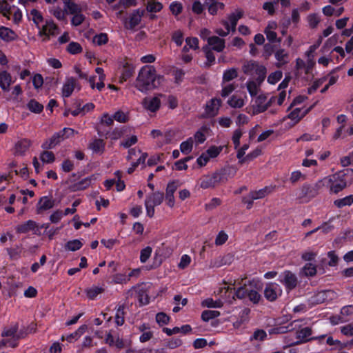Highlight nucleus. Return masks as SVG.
<instances>
[{"label": "nucleus", "mask_w": 353, "mask_h": 353, "mask_svg": "<svg viewBox=\"0 0 353 353\" xmlns=\"http://www.w3.org/2000/svg\"><path fill=\"white\" fill-rule=\"evenodd\" d=\"M281 294L282 290L279 285L276 283H268L264 289V296L270 301H275Z\"/></svg>", "instance_id": "nucleus-11"}, {"label": "nucleus", "mask_w": 353, "mask_h": 353, "mask_svg": "<svg viewBox=\"0 0 353 353\" xmlns=\"http://www.w3.org/2000/svg\"><path fill=\"white\" fill-rule=\"evenodd\" d=\"M309 108H295L288 115V118L292 121L291 126L299 123L310 110Z\"/></svg>", "instance_id": "nucleus-17"}, {"label": "nucleus", "mask_w": 353, "mask_h": 353, "mask_svg": "<svg viewBox=\"0 0 353 353\" xmlns=\"http://www.w3.org/2000/svg\"><path fill=\"white\" fill-rule=\"evenodd\" d=\"M220 312L216 310H205L202 312L201 319L204 321H208L210 319L218 317Z\"/></svg>", "instance_id": "nucleus-53"}, {"label": "nucleus", "mask_w": 353, "mask_h": 353, "mask_svg": "<svg viewBox=\"0 0 353 353\" xmlns=\"http://www.w3.org/2000/svg\"><path fill=\"white\" fill-rule=\"evenodd\" d=\"M353 203V195H348L345 197L338 199L334 201V205L338 208L345 206H350Z\"/></svg>", "instance_id": "nucleus-38"}, {"label": "nucleus", "mask_w": 353, "mask_h": 353, "mask_svg": "<svg viewBox=\"0 0 353 353\" xmlns=\"http://www.w3.org/2000/svg\"><path fill=\"white\" fill-rule=\"evenodd\" d=\"M346 186L345 174L343 172H338L325 176L317 181L315 183V188L317 190L328 188L330 192L333 194H338L345 189Z\"/></svg>", "instance_id": "nucleus-2"}, {"label": "nucleus", "mask_w": 353, "mask_h": 353, "mask_svg": "<svg viewBox=\"0 0 353 353\" xmlns=\"http://www.w3.org/2000/svg\"><path fill=\"white\" fill-rule=\"evenodd\" d=\"M152 249L151 247L148 246L141 251L140 261L141 263H145L148 259L150 257Z\"/></svg>", "instance_id": "nucleus-59"}, {"label": "nucleus", "mask_w": 353, "mask_h": 353, "mask_svg": "<svg viewBox=\"0 0 353 353\" xmlns=\"http://www.w3.org/2000/svg\"><path fill=\"white\" fill-rule=\"evenodd\" d=\"M103 292V289L98 286H92L85 290L86 295L90 299H94L97 295Z\"/></svg>", "instance_id": "nucleus-46"}, {"label": "nucleus", "mask_w": 353, "mask_h": 353, "mask_svg": "<svg viewBox=\"0 0 353 353\" xmlns=\"http://www.w3.org/2000/svg\"><path fill=\"white\" fill-rule=\"evenodd\" d=\"M221 105V101L219 99H212L205 106V114L208 117H214L217 114L219 108Z\"/></svg>", "instance_id": "nucleus-21"}, {"label": "nucleus", "mask_w": 353, "mask_h": 353, "mask_svg": "<svg viewBox=\"0 0 353 353\" xmlns=\"http://www.w3.org/2000/svg\"><path fill=\"white\" fill-rule=\"evenodd\" d=\"M279 281L285 286L288 291L294 289L298 284L297 276L294 273L289 270L283 272L279 275Z\"/></svg>", "instance_id": "nucleus-7"}, {"label": "nucleus", "mask_w": 353, "mask_h": 353, "mask_svg": "<svg viewBox=\"0 0 353 353\" xmlns=\"http://www.w3.org/2000/svg\"><path fill=\"white\" fill-rule=\"evenodd\" d=\"M17 34L11 29L1 26L0 27V37L6 41H10L17 38Z\"/></svg>", "instance_id": "nucleus-33"}, {"label": "nucleus", "mask_w": 353, "mask_h": 353, "mask_svg": "<svg viewBox=\"0 0 353 353\" xmlns=\"http://www.w3.org/2000/svg\"><path fill=\"white\" fill-rule=\"evenodd\" d=\"M38 30V34L42 37L43 41H48L50 37H54L59 32L57 25L51 19H46Z\"/></svg>", "instance_id": "nucleus-6"}, {"label": "nucleus", "mask_w": 353, "mask_h": 353, "mask_svg": "<svg viewBox=\"0 0 353 353\" xmlns=\"http://www.w3.org/2000/svg\"><path fill=\"white\" fill-rule=\"evenodd\" d=\"M63 141L61 132H55L49 139L46 140L43 144L44 149H52Z\"/></svg>", "instance_id": "nucleus-24"}, {"label": "nucleus", "mask_w": 353, "mask_h": 353, "mask_svg": "<svg viewBox=\"0 0 353 353\" xmlns=\"http://www.w3.org/2000/svg\"><path fill=\"white\" fill-rule=\"evenodd\" d=\"M277 23L274 21H269L266 28L264 30V33L266 35L267 39L272 43L281 42V39L277 37V34L275 30L277 29Z\"/></svg>", "instance_id": "nucleus-16"}, {"label": "nucleus", "mask_w": 353, "mask_h": 353, "mask_svg": "<svg viewBox=\"0 0 353 353\" xmlns=\"http://www.w3.org/2000/svg\"><path fill=\"white\" fill-rule=\"evenodd\" d=\"M205 4L208 6V12L212 15H215L219 10H223L225 5L222 2L216 0H205Z\"/></svg>", "instance_id": "nucleus-26"}, {"label": "nucleus", "mask_w": 353, "mask_h": 353, "mask_svg": "<svg viewBox=\"0 0 353 353\" xmlns=\"http://www.w3.org/2000/svg\"><path fill=\"white\" fill-rule=\"evenodd\" d=\"M31 145V141L29 139H23L15 144V153L19 155H23Z\"/></svg>", "instance_id": "nucleus-29"}, {"label": "nucleus", "mask_w": 353, "mask_h": 353, "mask_svg": "<svg viewBox=\"0 0 353 353\" xmlns=\"http://www.w3.org/2000/svg\"><path fill=\"white\" fill-rule=\"evenodd\" d=\"M283 77V73L280 70H276L274 72H272L268 77V82L270 84L274 85L276 84L279 81L281 80V79Z\"/></svg>", "instance_id": "nucleus-54"}, {"label": "nucleus", "mask_w": 353, "mask_h": 353, "mask_svg": "<svg viewBox=\"0 0 353 353\" xmlns=\"http://www.w3.org/2000/svg\"><path fill=\"white\" fill-rule=\"evenodd\" d=\"M274 57L276 60V66L281 68L289 62V53L284 49L279 48L274 52Z\"/></svg>", "instance_id": "nucleus-22"}, {"label": "nucleus", "mask_w": 353, "mask_h": 353, "mask_svg": "<svg viewBox=\"0 0 353 353\" xmlns=\"http://www.w3.org/2000/svg\"><path fill=\"white\" fill-rule=\"evenodd\" d=\"M255 286L253 283H250V288H249L248 297L250 301L254 303H257L261 299V295L258 291L255 289Z\"/></svg>", "instance_id": "nucleus-42"}, {"label": "nucleus", "mask_w": 353, "mask_h": 353, "mask_svg": "<svg viewBox=\"0 0 353 353\" xmlns=\"http://www.w3.org/2000/svg\"><path fill=\"white\" fill-rule=\"evenodd\" d=\"M303 274L306 276H314L317 273V265L307 263L302 268Z\"/></svg>", "instance_id": "nucleus-41"}, {"label": "nucleus", "mask_w": 353, "mask_h": 353, "mask_svg": "<svg viewBox=\"0 0 353 353\" xmlns=\"http://www.w3.org/2000/svg\"><path fill=\"white\" fill-rule=\"evenodd\" d=\"M242 134L243 132L240 129H236L233 132L232 140L234 143L235 149H237L240 145V139L241 137H242Z\"/></svg>", "instance_id": "nucleus-60"}, {"label": "nucleus", "mask_w": 353, "mask_h": 353, "mask_svg": "<svg viewBox=\"0 0 353 353\" xmlns=\"http://www.w3.org/2000/svg\"><path fill=\"white\" fill-rule=\"evenodd\" d=\"M129 281V276L125 274H116L112 278V281L118 284L126 283Z\"/></svg>", "instance_id": "nucleus-63"}, {"label": "nucleus", "mask_w": 353, "mask_h": 353, "mask_svg": "<svg viewBox=\"0 0 353 353\" xmlns=\"http://www.w3.org/2000/svg\"><path fill=\"white\" fill-rule=\"evenodd\" d=\"M221 176L219 173L214 172L201 176L198 181L199 187L202 189L214 188L221 181Z\"/></svg>", "instance_id": "nucleus-8"}, {"label": "nucleus", "mask_w": 353, "mask_h": 353, "mask_svg": "<svg viewBox=\"0 0 353 353\" xmlns=\"http://www.w3.org/2000/svg\"><path fill=\"white\" fill-rule=\"evenodd\" d=\"M164 199V194L159 191L152 192L146 196L145 207L147 216L152 218L154 215V208L161 204Z\"/></svg>", "instance_id": "nucleus-4"}, {"label": "nucleus", "mask_w": 353, "mask_h": 353, "mask_svg": "<svg viewBox=\"0 0 353 353\" xmlns=\"http://www.w3.org/2000/svg\"><path fill=\"white\" fill-rule=\"evenodd\" d=\"M243 11L241 9H237L235 12L231 13L228 16V21H227L230 27V30L232 31H234L236 29V26L237 24L238 21L243 17Z\"/></svg>", "instance_id": "nucleus-28"}, {"label": "nucleus", "mask_w": 353, "mask_h": 353, "mask_svg": "<svg viewBox=\"0 0 353 353\" xmlns=\"http://www.w3.org/2000/svg\"><path fill=\"white\" fill-rule=\"evenodd\" d=\"M54 205V200L50 196H44L40 198L37 205L36 212L41 214L43 212L52 209Z\"/></svg>", "instance_id": "nucleus-14"}, {"label": "nucleus", "mask_w": 353, "mask_h": 353, "mask_svg": "<svg viewBox=\"0 0 353 353\" xmlns=\"http://www.w3.org/2000/svg\"><path fill=\"white\" fill-rule=\"evenodd\" d=\"M88 148L96 154H102L105 150V143L102 139H94L89 144Z\"/></svg>", "instance_id": "nucleus-30"}, {"label": "nucleus", "mask_w": 353, "mask_h": 353, "mask_svg": "<svg viewBox=\"0 0 353 353\" xmlns=\"http://www.w3.org/2000/svg\"><path fill=\"white\" fill-rule=\"evenodd\" d=\"M49 12L59 21H63L66 18L65 10H63L59 6H54L50 8L49 9Z\"/></svg>", "instance_id": "nucleus-36"}, {"label": "nucleus", "mask_w": 353, "mask_h": 353, "mask_svg": "<svg viewBox=\"0 0 353 353\" xmlns=\"http://www.w3.org/2000/svg\"><path fill=\"white\" fill-rule=\"evenodd\" d=\"M202 305L207 307L219 308L222 307L223 303L220 300L214 301L211 298H208L203 301Z\"/></svg>", "instance_id": "nucleus-51"}, {"label": "nucleus", "mask_w": 353, "mask_h": 353, "mask_svg": "<svg viewBox=\"0 0 353 353\" xmlns=\"http://www.w3.org/2000/svg\"><path fill=\"white\" fill-rule=\"evenodd\" d=\"M105 341L110 346H114L119 350L126 346V343L122 339L114 336L110 332L106 334Z\"/></svg>", "instance_id": "nucleus-25"}, {"label": "nucleus", "mask_w": 353, "mask_h": 353, "mask_svg": "<svg viewBox=\"0 0 353 353\" xmlns=\"http://www.w3.org/2000/svg\"><path fill=\"white\" fill-rule=\"evenodd\" d=\"M87 326L85 325H81L74 332L68 334L66 336H62L61 340L64 341L65 339L70 343L73 341H77L85 332Z\"/></svg>", "instance_id": "nucleus-34"}, {"label": "nucleus", "mask_w": 353, "mask_h": 353, "mask_svg": "<svg viewBox=\"0 0 353 353\" xmlns=\"http://www.w3.org/2000/svg\"><path fill=\"white\" fill-rule=\"evenodd\" d=\"M211 132L208 125H203L195 132L193 140H194L196 144H201L206 140L208 137L210 136Z\"/></svg>", "instance_id": "nucleus-18"}, {"label": "nucleus", "mask_w": 353, "mask_h": 353, "mask_svg": "<svg viewBox=\"0 0 353 353\" xmlns=\"http://www.w3.org/2000/svg\"><path fill=\"white\" fill-rule=\"evenodd\" d=\"M259 81H249L247 82V89L251 96L256 95L259 89Z\"/></svg>", "instance_id": "nucleus-49"}, {"label": "nucleus", "mask_w": 353, "mask_h": 353, "mask_svg": "<svg viewBox=\"0 0 353 353\" xmlns=\"http://www.w3.org/2000/svg\"><path fill=\"white\" fill-rule=\"evenodd\" d=\"M163 8V6L159 2H156L153 1H149L147 6V10L149 12H159Z\"/></svg>", "instance_id": "nucleus-62"}, {"label": "nucleus", "mask_w": 353, "mask_h": 353, "mask_svg": "<svg viewBox=\"0 0 353 353\" xmlns=\"http://www.w3.org/2000/svg\"><path fill=\"white\" fill-rule=\"evenodd\" d=\"M144 11L139 9L134 10L129 17V21L125 23L128 29H133L141 22Z\"/></svg>", "instance_id": "nucleus-20"}, {"label": "nucleus", "mask_w": 353, "mask_h": 353, "mask_svg": "<svg viewBox=\"0 0 353 353\" xmlns=\"http://www.w3.org/2000/svg\"><path fill=\"white\" fill-rule=\"evenodd\" d=\"M238 77L237 70L234 68L228 69L223 72V83H228Z\"/></svg>", "instance_id": "nucleus-37"}, {"label": "nucleus", "mask_w": 353, "mask_h": 353, "mask_svg": "<svg viewBox=\"0 0 353 353\" xmlns=\"http://www.w3.org/2000/svg\"><path fill=\"white\" fill-rule=\"evenodd\" d=\"M193 138L190 137L186 141H183L180 145V150L184 154H188L192 150Z\"/></svg>", "instance_id": "nucleus-44"}, {"label": "nucleus", "mask_w": 353, "mask_h": 353, "mask_svg": "<svg viewBox=\"0 0 353 353\" xmlns=\"http://www.w3.org/2000/svg\"><path fill=\"white\" fill-rule=\"evenodd\" d=\"M72 15L73 17L71 19V25L73 26H80L85 19L81 12Z\"/></svg>", "instance_id": "nucleus-56"}, {"label": "nucleus", "mask_w": 353, "mask_h": 353, "mask_svg": "<svg viewBox=\"0 0 353 353\" xmlns=\"http://www.w3.org/2000/svg\"><path fill=\"white\" fill-rule=\"evenodd\" d=\"M203 50L205 52L207 62L205 63V67H210L215 61V57L208 46H203Z\"/></svg>", "instance_id": "nucleus-50"}, {"label": "nucleus", "mask_w": 353, "mask_h": 353, "mask_svg": "<svg viewBox=\"0 0 353 353\" xmlns=\"http://www.w3.org/2000/svg\"><path fill=\"white\" fill-rule=\"evenodd\" d=\"M40 159L43 163H51L55 159L54 154L50 151H44L40 154Z\"/></svg>", "instance_id": "nucleus-52"}, {"label": "nucleus", "mask_w": 353, "mask_h": 353, "mask_svg": "<svg viewBox=\"0 0 353 353\" xmlns=\"http://www.w3.org/2000/svg\"><path fill=\"white\" fill-rule=\"evenodd\" d=\"M181 183L178 180L172 181L168 183L165 192L174 194L175 191L181 186Z\"/></svg>", "instance_id": "nucleus-57"}, {"label": "nucleus", "mask_w": 353, "mask_h": 353, "mask_svg": "<svg viewBox=\"0 0 353 353\" xmlns=\"http://www.w3.org/2000/svg\"><path fill=\"white\" fill-rule=\"evenodd\" d=\"M273 191L272 187H265L261 190L251 192L249 194L250 198L252 200H256L264 198Z\"/></svg>", "instance_id": "nucleus-32"}, {"label": "nucleus", "mask_w": 353, "mask_h": 353, "mask_svg": "<svg viewBox=\"0 0 353 353\" xmlns=\"http://www.w3.org/2000/svg\"><path fill=\"white\" fill-rule=\"evenodd\" d=\"M99 177V174H93L88 177L83 179L80 181L74 183L71 186V189L72 191H79L85 190L87 188H88L93 181L98 180Z\"/></svg>", "instance_id": "nucleus-15"}, {"label": "nucleus", "mask_w": 353, "mask_h": 353, "mask_svg": "<svg viewBox=\"0 0 353 353\" xmlns=\"http://www.w3.org/2000/svg\"><path fill=\"white\" fill-rule=\"evenodd\" d=\"M15 231L18 234H26L32 232L36 235H40V228L38 223L33 220H28L15 227Z\"/></svg>", "instance_id": "nucleus-10"}, {"label": "nucleus", "mask_w": 353, "mask_h": 353, "mask_svg": "<svg viewBox=\"0 0 353 353\" xmlns=\"http://www.w3.org/2000/svg\"><path fill=\"white\" fill-rule=\"evenodd\" d=\"M83 244L79 239L69 241L65 245V249L68 251L74 252L79 250Z\"/></svg>", "instance_id": "nucleus-48"}, {"label": "nucleus", "mask_w": 353, "mask_h": 353, "mask_svg": "<svg viewBox=\"0 0 353 353\" xmlns=\"http://www.w3.org/2000/svg\"><path fill=\"white\" fill-rule=\"evenodd\" d=\"M1 336L3 339L0 341V349L5 346L14 348L17 347L18 341L26 336V332L22 330L19 331V325L14 323L3 328Z\"/></svg>", "instance_id": "nucleus-3"}, {"label": "nucleus", "mask_w": 353, "mask_h": 353, "mask_svg": "<svg viewBox=\"0 0 353 353\" xmlns=\"http://www.w3.org/2000/svg\"><path fill=\"white\" fill-rule=\"evenodd\" d=\"M307 20L310 28H316L320 22L319 16L317 14H310L307 16Z\"/></svg>", "instance_id": "nucleus-58"}, {"label": "nucleus", "mask_w": 353, "mask_h": 353, "mask_svg": "<svg viewBox=\"0 0 353 353\" xmlns=\"http://www.w3.org/2000/svg\"><path fill=\"white\" fill-rule=\"evenodd\" d=\"M28 17L30 20L33 21L37 29L46 21L44 20L42 13L37 9H32L30 12L28 13Z\"/></svg>", "instance_id": "nucleus-27"}, {"label": "nucleus", "mask_w": 353, "mask_h": 353, "mask_svg": "<svg viewBox=\"0 0 353 353\" xmlns=\"http://www.w3.org/2000/svg\"><path fill=\"white\" fill-rule=\"evenodd\" d=\"M250 281H248V283H245L242 286L236 290L235 295L238 299H242L248 297L249 288H250Z\"/></svg>", "instance_id": "nucleus-39"}, {"label": "nucleus", "mask_w": 353, "mask_h": 353, "mask_svg": "<svg viewBox=\"0 0 353 353\" xmlns=\"http://www.w3.org/2000/svg\"><path fill=\"white\" fill-rule=\"evenodd\" d=\"M266 72L267 70L264 65L257 63L256 68L254 70V74L257 76L256 81L261 83L265 78Z\"/></svg>", "instance_id": "nucleus-45"}, {"label": "nucleus", "mask_w": 353, "mask_h": 353, "mask_svg": "<svg viewBox=\"0 0 353 353\" xmlns=\"http://www.w3.org/2000/svg\"><path fill=\"white\" fill-rule=\"evenodd\" d=\"M14 81L11 74L6 70L0 72V88L4 92L10 90V87Z\"/></svg>", "instance_id": "nucleus-23"}, {"label": "nucleus", "mask_w": 353, "mask_h": 353, "mask_svg": "<svg viewBox=\"0 0 353 353\" xmlns=\"http://www.w3.org/2000/svg\"><path fill=\"white\" fill-rule=\"evenodd\" d=\"M27 108L28 110L36 114H39L43 111V105L39 103L35 99H31L28 103H27Z\"/></svg>", "instance_id": "nucleus-43"}, {"label": "nucleus", "mask_w": 353, "mask_h": 353, "mask_svg": "<svg viewBox=\"0 0 353 353\" xmlns=\"http://www.w3.org/2000/svg\"><path fill=\"white\" fill-rule=\"evenodd\" d=\"M206 46L210 47V50L221 52L225 48V40L217 36H212L208 38V45Z\"/></svg>", "instance_id": "nucleus-19"}, {"label": "nucleus", "mask_w": 353, "mask_h": 353, "mask_svg": "<svg viewBox=\"0 0 353 353\" xmlns=\"http://www.w3.org/2000/svg\"><path fill=\"white\" fill-rule=\"evenodd\" d=\"M162 96V94H157L152 97H145L142 101L143 108L148 111L155 112L160 108V97Z\"/></svg>", "instance_id": "nucleus-12"}, {"label": "nucleus", "mask_w": 353, "mask_h": 353, "mask_svg": "<svg viewBox=\"0 0 353 353\" xmlns=\"http://www.w3.org/2000/svg\"><path fill=\"white\" fill-rule=\"evenodd\" d=\"M312 330L309 327H304L299 329L296 332V338L297 341L294 343L295 345L301 344L303 343L307 342L310 340H319L325 338V335H321L319 336L312 337Z\"/></svg>", "instance_id": "nucleus-9"}, {"label": "nucleus", "mask_w": 353, "mask_h": 353, "mask_svg": "<svg viewBox=\"0 0 353 353\" xmlns=\"http://www.w3.org/2000/svg\"><path fill=\"white\" fill-rule=\"evenodd\" d=\"M65 12L68 11V13L70 14H74L82 12L81 7L79 5L74 3V1L70 3L66 7H65Z\"/></svg>", "instance_id": "nucleus-55"}, {"label": "nucleus", "mask_w": 353, "mask_h": 353, "mask_svg": "<svg viewBox=\"0 0 353 353\" xmlns=\"http://www.w3.org/2000/svg\"><path fill=\"white\" fill-rule=\"evenodd\" d=\"M165 81L164 76L157 74L154 66L147 65L139 70L135 87L139 91L145 92L163 85Z\"/></svg>", "instance_id": "nucleus-1"}, {"label": "nucleus", "mask_w": 353, "mask_h": 353, "mask_svg": "<svg viewBox=\"0 0 353 353\" xmlns=\"http://www.w3.org/2000/svg\"><path fill=\"white\" fill-rule=\"evenodd\" d=\"M236 88V85L234 83H222V89L221 91V95L222 97H226L229 96Z\"/></svg>", "instance_id": "nucleus-47"}, {"label": "nucleus", "mask_w": 353, "mask_h": 353, "mask_svg": "<svg viewBox=\"0 0 353 353\" xmlns=\"http://www.w3.org/2000/svg\"><path fill=\"white\" fill-rule=\"evenodd\" d=\"M76 88H78L79 90L80 89L76 79L72 77H67L61 88V96L63 98L69 97Z\"/></svg>", "instance_id": "nucleus-13"}, {"label": "nucleus", "mask_w": 353, "mask_h": 353, "mask_svg": "<svg viewBox=\"0 0 353 353\" xmlns=\"http://www.w3.org/2000/svg\"><path fill=\"white\" fill-rule=\"evenodd\" d=\"M125 306L120 305L117 307L116 313L114 316V321L117 326H121L125 322Z\"/></svg>", "instance_id": "nucleus-35"}, {"label": "nucleus", "mask_w": 353, "mask_h": 353, "mask_svg": "<svg viewBox=\"0 0 353 353\" xmlns=\"http://www.w3.org/2000/svg\"><path fill=\"white\" fill-rule=\"evenodd\" d=\"M247 97L238 95H232L228 101V104L233 108H241L245 103Z\"/></svg>", "instance_id": "nucleus-31"}, {"label": "nucleus", "mask_w": 353, "mask_h": 353, "mask_svg": "<svg viewBox=\"0 0 353 353\" xmlns=\"http://www.w3.org/2000/svg\"><path fill=\"white\" fill-rule=\"evenodd\" d=\"M257 63H258L254 61H245L242 66L243 72L248 75H254Z\"/></svg>", "instance_id": "nucleus-40"}, {"label": "nucleus", "mask_w": 353, "mask_h": 353, "mask_svg": "<svg viewBox=\"0 0 353 353\" xmlns=\"http://www.w3.org/2000/svg\"><path fill=\"white\" fill-rule=\"evenodd\" d=\"M114 120L120 123H125L128 121V115L123 111L119 110L113 115Z\"/></svg>", "instance_id": "nucleus-64"}, {"label": "nucleus", "mask_w": 353, "mask_h": 353, "mask_svg": "<svg viewBox=\"0 0 353 353\" xmlns=\"http://www.w3.org/2000/svg\"><path fill=\"white\" fill-rule=\"evenodd\" d=\"M228 239V235L224 231H220L215 239V244L216 245H222Z\"/></svg>", "instance_id": "nucleus-61"}, {"label": "nucleus", "mask_w": 353, "mask_h": 353, "mask_svg": "<svg viewBox=\"0 0 353 353\" xmlns=\"http://www.w3.org/2000/svg\"><path fill=\"white\" fill-rule=\"evenodd\" d=\"M275 97H272L268 100L267 97L261 94L257 96L252 101V110L254 115L265 112L269 106L273 103Z\"/></svg>", "instance_id": "nucleus-5"}]
</instances>
